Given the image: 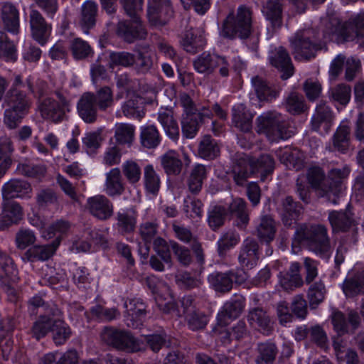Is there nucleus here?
<instances>
[{
    "instance_id": "27",
    "label": "nucleus",
    "mask_w": 364,
    "mask_h": 364,
    "mask_svg": "<svg viewBox=\"0 0 364 364\" xmlns=\"http://www.w3.org/2000/svg\"><path fill=\"white\" fill-rule=\"evenodd\" d=\"M220 63L225 64V59L209 53H203L193 60V65L198 73L210 75L220 65Z\"/></svg>"
},
{
    "instance_id": "16",
    "label": "nucleus",
    "mask_w": 364,
    "mask_h": 364,
    "mask_svg": "<svg viewBox=\"0 0 364 364\" xmlns=\"http://www.w3.org/2000/svg\"><path fill=\"white\" fill-rule=\"evenodd\" d=\"M259 258V245L258 242L252 237H247L241 246L238 261L242 267L252 269L257 265Z\"/></svg>"
},
{
    "instance_id": "7",
    "label": "nucleus",
    "mask_w": 364,
    "mask_h": 364,
    "mask_svg": "<svg viewBox=\"0 0 364 364\" xmlns=\"http://www.w3.org/2000/svg\"><path fill=\"white\" fill-rule=\"evenodd\" d=\"M247 279V273L243 269H237L225 272H213L208 276V280L216 292L226 294L232 290L233 283L241 285L246 282Z\"/></svg>"
},
{
    "instance_id": "25",
    "label": "nucleus",
    "mask_w": 364,
    "mask_h": 364,
    "mask_svg": "<svg viewBox=\"0 0 364 364\" xmlns=\"http://www.w3.org/2000/svg\"><path fill=\"white\" fill-rule=\"evenodd\" d=\"M59 244L60 238L58 237L50 245H34L24 253L23 259L30 262L48 260L54 255Z\"/></svg>"
},
{
    "instance_id": "20",
    "label": "nucleus",
    "mask_w": 364,
    "mask_h": 364,
    "mask_svg": "<svg viewBox=\"0 0 364 364\" xmlns=\"http://www.w3.org/2000/svg\"><path fill=\"white\" fill-rule=\"evenodd\" d=\"M92 97V92H85L80 98L77 109L80 118L87 124L97 122L99 109Z\"/></svg>"
},
{
    "instance_id": "44",
    "label": "nucleus",
    "mask_w": 364,
    "mask_h": 364,
    "mask_svg": "<svg viewBox=\"0 0 364 364\" xmlns=\"http://www.w3.org/2000/svg\"><path fill=\"white\" fill-rule=\"evenodd\" d=\"M276 232V223L273 218L269 215H263L257 228V237L267 242H270L274 239Z\"/></svg>"
},
{
    "instance_id": "43",
    "label": "nucleus",
    "mask_w": 364,
    "mask_h": 364,
    "mask_svg": "<svg viewBox=\"0 0 364 364\" xmlns=\"http://www.w3.org/2000/svg\"><path fill=\"white\" fill-rule=\"evenodd\" d=\"M220 154L217 141L210 136L205 135L201 139L198 148V154L205 159H213Z\"/></svg>"
},
{
    "instance_id": "17",
    "label": "nucleus",
    "mask_w": 364,
    "mask_h": 364,
    "mask_svg": "<svg viewBox=\"0 0 364 364\" xmlns=\"http://www.w3.org/2000/svg\"><path fill=\"white\" fill-rule=\"evenodd\" d=\"M173 230L177 239L184 243H191V249L195 255L196 259L200 264L205 262V255L201 243L198 237L194 236L188 228L176 223L172 225Z\"/></svg>"
},
{
    "instance_id": "32",
    "label": "nucleus",
    "mask_w": 364,
    "mask_h": 364,
    "mask_svg": "<svg viewBox=\"0 0 364 364\" xmlns=\"http://www.w3.org/2000/svg\"><path fill=\"white\" fill-rule=\"evenodd\" d=\"M126 184L119 168H112L106 174L105 191L110 197L121 196L125 191Z\"/></svg>"
},
{
    "instance_id": "39",
    "label": "nucleus",
    "mask_w": 364,
    "mask_h": 364,
    "mask_svg": "<svg viewBox=\"0 0 364 364\" xmlns=\"http://www.w3.org/2000/svg\"><path fill=\"white\" fill-rule=\"evenodd\" d=\"M158 119L166 134L173 140L179 137V127L172 109H164L159 113Z\"/></svg>"
},
{
    "instance_id": "56",
    "label": "nucleus",
    "mask_w": 364,
    "mask_h": 364,
    "mask_svg": "<svg viewBox=\"0 0 364 364\" xmlns=\"http://www.w3.org/2000/svg\"><path fill=\"white\" fill-rule=\"evenodd\" d=\"M343 291L348 297L364 294V275L346 279L343 284Z\"/></svg>"
},
{
    "instance_id": "37",
    "label": "nucleus",
    "mask_w": 364,
    "mask_h": 364,
    "mask_svg": "<svg viewBox=\"0 0 364 364\" xmlns=\"http://www.w3.org/2000/svg\"><path fill=\"white\" fill-rule=\"evenodd\" d=\"M1 220L7 226L18 223L23 218V208L15 201L4 200Z\"/></svg>"
},
{
    "instance_id": "10",
    "label": "nucleus",
    "mask_w": 364,
    "mask_h": 364,
    "mask_svg": "<svg viewBox=\"0 0 364 364\" xmlns=\"http://www.w3.org/2000/svg\"><path fill=\"white\" fill-rule=\"evenodd\" d=\"M173 8L169 0H149L147 18L155 26L166 25L173 16Z\"/></svg>"
},
{
    "instance_id": "52",
    "label": "nucleus",
    "mask_w": 364,
    "mask_h": 364,
    "mask_svg": "<svg viewBox=\"0 0 364 364\" xmlns=\"http://www.w3.org/2000/svg\"><path fill=\"white\" fill-rule=\"evenodd\" d=\"M161 165L168 175H178L182 169V161L173 151H169L161 157Z\"/></svg>"
},
{
    "instance_id": "8",
    "label": "nucleus",
    "mask_w": 364,
    "mask_h": 364,
    "mask_svg": "<svg viewBox=\"0 0 364 364\" xmlns=\"http://www.w3.org/2000/svg\"><path fill=\"white\" fill-rule=\"evenodd\" d=\"M1 21L4 30H0V46H15L14 41H10L6 32L16 36L19 33L20 18L19 11L11 3H5L1 9Z\"/></svg>"
},
{
    "instance_id": "61",
    "label": "nucleus",
    "mask_w": 364,
    "mask_h": 364,
    "mask_svg": "<svg viewBox=\"0 0 364 364\" xmlns=\"http://www.w3.org/2000/svg\"><path fill=\"white\" fill-rule=\"evenodd\" d=\"M160 178L151 165L144 168V186L146 191L156 195L160 188Z\"/></svg>"
},
{
    "instance_id": "60",
    "label": "nucleus",
    "mask_w": 364,
    "mask_h": 364,
    "mask_svg": "<svg viewBox=\"0 0 364 364\" xmlns=\"http://www.w3.org/2000/svg\"><path fill=\"white\" fill-rule=\"evenodd\" d=\"M51 331L53 333L54 342L57 345L63 344L71 335L70 327L59 317L55 318Z\"/></svg>"
},
{
    "instance_id": "40",
    "label": "nucleus",
    "mask_w": 364,
    "mask_h": 364,
    "mask_svg": "<svg viewBox=\"0 0 364 364\" xmlns=\"http://www.w3.org/2000/svg\"><path fill=\"white\" fill-rule=\"evenodd\" d=\"M250 165L247 160L240 159L234 164L230 173L233 181L237 186L243 187L247 182V179L253 173L250 171Z\"/></svg>"
},
{
    "instance_id": "49",
    "label": "nucleus",
    "mask_w": 364,
    "mask_h": 364,
    "mask_svg": "<svg viewBox=\"0 0 364 364\" xmlns=\"http://www.w3.org/2000/svg\"><path fill=\"white\" fill-rule=\"evenodd\" d=\"M92 97L99 110L102 112H106L114 105L113 90L109 86H104L97 90L95 93L92 92Z\"/></svg>"
},
{
    "instance_id": "54",
    "label": "nucleus",
    "mask_w": 364,
    "mask_h": 364,
    "mask_svg": "<svg viewBox=\"0 0 364 364\" xmlns=\"http://www.w3.org/2000/svg\"><path fill=\"white\" fill-rule=\"evenodd\" d=\"M136 225V214L127 212L118 213L117 215V228L122 235L131 234L134 232Z\"/></svg>"
},
{
    "instance_id": "23",
    "label": "nucleus",
    "mask_w": 364,
    "mask_h": 364,
    "mask_svg": "<svg viewBox=\"0 0 364 364\" xmlns=\"http://www.w3.org/2000/svg\"><path fill=\"white\" fill-rule=\"evenodd\" d=\"M32 192L30 183L21 179H11L2 187V197L4 200H9L15 198H23Z\"/></svg>"
},
{
    "instance_id": "5",
    "label": "nucleus",
    "mask_w": 364,
    "mask_h": 364,
    "mask_svg": "<svg viewBox=\"0 0 364 364\" xmlns=\"http://www.w3.org/2000/svg\"><path fill=\"white\" fill-rule=\"evenodd\" d=\"M58 100L46 97L40 100L38 110L41 117L53 123H59L66 118V113L70 111V102L63 94L56 92Z\"/></svg>"
},
{
    "instance_id": "35",
    "label": "nucleus",
    "mask_w": 364,
    "mask_h": 364,
    "mask_svg": "<svg viewBox=\"0 0 364 364\" xmlns=\"http://www.w3.org/2000/svg\"><path fill=\"white\" fill-rule=\"evenodd\" d=\"M253 116L247 107L240 104L233 107L232 122L241 131L248 132L252 127Z\"/></svg>"
},
{
    "instance_id": "63",
    "label": "nucleus",
    "mask_w": 364,
    "mask_h": 364,
    "mask_svg": "<svg viewBox=\"0 0 364 364\" xmlns=\"http://www.w3.org/2000/svg\"><path fill=\"white\" fill-rule=\"evenodd\" d=\"M159 223L155 221H146L139 228V234L146 245L151 244L159 232Z\"/></svg>"
},
{
    "instance_id": "59",
    "label": "nucleus",
    "mask_w": 364,
    "mask_h": 364,
    "mask_svg": "<svg viewBox=\"0 0 364 364\" xmlns=\"http://www.w3.org/2000/svg\"><path fill=\"white\" fill-rule=\"evenodd\" d=\"M185 320L191 330L200 331L203 330L206 327L208 317L204 312L197 309L186 314Z\"/></svg>"
},
{
    "instance_id": "6",
    "label": "nucleus",
    "mask_w": 364,
    "mask_h": 364,
    "mask_svg": "<svg viewBox=\"0 0 364 364\" xmlns=\"http://www.w3.org/2000/svg\"><path fill=\"white\" fill-rule=\"evenodd\" d=\"M332 35L338 44L353 41L356 38L359 46H364V13L358 14L343 23H338L333 28Z\"/></svg>"
},
{
    "instance_id": "55",
    "label": "nucleus",
    "mask_w": 364,
    "mask_h": 364,
    "mask_svg": "<svg viewBox=\"0 0 364 364\" xmlns=\"http://www.w3.org/2000/svg\"><path fill=\"white\" fill-rule=\"evenodd\" d=\"M135 127L127 123L116 124L114 138L119 144H131L134 139Z\"/></svg>"
},
{
    "instance_id": "29",
    "label": "nucleus",
    "mask_w": 364,
    "mask_h": 364,
    "mask_svg": "<svg viewBox=\"0 0 364 364\" xmlns=\"http://www.w3.org/2000/svg\"><path fill=\"white\" fill-rule=\"evenodd\" d=\"M228 212L236 219L237 226L245 229L250 221V213L247 202L242 198H235L230 203Z\"/></svg>"
},
{
    "instance_id": "36",
    "label": "nucleus",
    "mask_w": 364,
    "mask_h": 364,
    "mask_svg": "<svg viewBox=\"0 0 364 364\" xmlns=\"http://www.w3.org/2000/svg\"><path fill=\"white\" fill-rule=\"evenodd\" d=\"M252 81L255 93L260 101L269 102L277 97L279 90L262 77L256 76Z\"/></svg>"
},
{
    "instance_id": "3",
    "label": "nucleus",
    "mask_w": 364,
    "mask_h": 364,
    "mask_svg": "<svg viewBox=\"0 0 364 364\" xmlns=\"http://www.w3.org/2000/svg\"><path fill=\"white\" fill-rule=\"evenodd\" d=\"M257 132L264 134L272 141L287 139L294 133V127L281 114L267 112L257 119Z\"/></svg>"
},
{
    "instance_id": "4",
    "label": "nucleus",
    "mask_w": 364,
    "mask_h": 364,
    "mask_svg": "<svg viewBox=\"0 0 364 364\" xmlns=\"http://www.w3.org/2000/svg\"><path fill=\"white\" fill-rule=\"evenodd\" d=\"M102 339L109 346L127 353H136L144 349L142 342L126 330L106 327L101 333Z\"/></svg>"
},
{
    "instance_id": "11",
    "label": "nucleus",
    "mask_w": 364,
    "mask_h": 364,
    "mask_svg": "<svg viewBox=\"0 0 364 364\" xmlns=\"http://www.w3.org/2000/svg\"><path fill=\"white\" fill-rule=\"evenodd\" d=\"M29 23L33 39L40 46L47 44L51 36V24L47 23L42 14L37 10H31Z\"/></svg>"
},
{
    "instance_id": "21",
    "label": "nucleus",
    "mask_w": 364,
    "mask_h": 364,
    "mask_svg": "<svg viewBox=\"0 0 364 364\" xmlns=\"http://www.w3.org/2000/svg\"><path fill=\"white\" fill-rule=\"evenodd\" d=\"M31 99L22 91L16 87H11L6 92L4 97V105L12 109L28 113L31 107Z\"/></svg>"
},
{
    "instance_id": "46",
    "label": "nucleus",
    "mask_w": 364,
    "mask_h": 364,
    "mask_svg": "<svg viewBox=\"0 0 364 364\" xmlns=\"http://www.w3.org/2000/svg\"><path fill=\"white\" fill-rule=\"evenodd\" d=\"M326 289L322 280L310 284L307 291V299L311 309H316L325 299Z\"/></svg>"
},
{
    "instance_id": "28",
    "label": "nucleus",
    "mask_w": 364,
    "mask_h": 364,
    "mask_svg": "<svg viewBox=\"0 0 364 364\" xmlns=\"http://www.w3.org/2000/svg\"><path fill=\"white\" fill-rule=\"evenodd\" d=\"M280 161L289 168L296 171L302 169L304 166L305 156L299 149L294 147H285L278 151Z\"/></svg>"
},
{
    "instance_id": "42",
    "label": "nucleus",
    "mask_w": 364,
    "mask_h": 364,
    "mask_svg": "<svg viewBox=\"0 0 364 364\" xmlns=\"http://www.w3.org/2000/svg\"><path fill=\"white\" fill-rule=\"evenodd\" d=\"M201 124V115L199 113L183 114L181 129L183 137L192 139L197 134Z\"/></svg>"
},
{
    "instance_id": "2",
    "label": "nucleus",
    "mask_w": 364,
    "mask_h": 364,
    "mask_svg": "<svg viewBox=\"0 0 364 364\" xmlns=\"http://www.w3.org/2000/svg\"><path fill=\"white\" fill-rule=\"evenodd\" d=\"M252 11L246 5L238 6L236 14H229L222 25L221 36L228 39L247 40L252 33Z\"/></svg>"
},
{
    "instance_id": "14",
    "label": "nucleus",
    "mask_w": 364,
    "mask_h": 364,
    "mask_svg": "<svg viewBox=\"0 0 364 364\" xmlns=\"http://www.w3.org/2000/svg\"><path fill=\"white\" fill-rule=\"evenodd\" d=\"M86 207L91 215L100 220L109 219L114 213L112 203L102 195L89 198Z\"/></svg>"
},
{
    "instance_id": "64",
    "label": "nucleus",
    "mask_w": 364,
    "mask_h": 364,
    "mask_svg": "<svg viewBox=\"0 0 364 364\" xmlns=\"http://www.w3.org/2000/svg\"><path fill=\"white\" fill-rule=\"evenodd\" d=\"M122 173L128 182L136 183L141 178V168L139 165L132 160L126 161L122 166Z\"/></svg>"
},
{
    "instance_id": "53",
    "label": "nucleus",
    "mask_w": 364,
    "mask_h": 364,
    "mask_svg": "<svg viewBox=\"0 0 364 364\" xmlns=\"http://www.w3.org/2000/svg\"><path fill=\"white\" fill-rule=\"evenodd\" d=\"M285 106L287 112L294 115L301 114L308 109L303 95L296 92H291L288 95Z\"/></svg>"
},
{
    "instance_id": "31",
    "label": "nucleus",
    "mask_w": 364,
    "mask_h": 364,
    "mask_svg": "<svg viewBox=\"0 0 364 364\" xmlns=\"http://www.w3.org/2000/svg\"><path fill=\"white\" fill-rule=\"evenodd\" d=\"M333 119V115L330 107L326 104H320L316 107V112L312 117L311 129L318 132L323 127L324 132L327 133L331 129Z\"/></svg>"
},
{
    "instance_id": "50",
    "label": "nucleus",
    "mask_w": 364,
    "mask_h": 364,
    "mask_svg": "<svg viewBox=\"0 0 364 364\" xmlns=\"http://www.w3.org/2000/svg\"><path fill=\"white\" fill-rule=\"evenodd\" d=\"M205 33L200 28H191L182 35L180 46H206Z\"/></svg>"
},
{
    "instance_id": "41",
    "label": "nucleus",
    "mask_w": 364,
    "mask_h": 364,
    "mask_svg": "<svg viewBox=\"0 0 364 364\" xmlns=\"http://www.w3.org/2000/svg\"><path fill=\"white\" fill-rule=\"evenodd\" d=\"M256 352V364H273L278 353V349L274 343L264 342L257 344Z\"/></svg>"
},
{
    "instance_id": "62",
    "label": "nucleus",
    "mask_w": 364,
    "mask_h": 364,
    "mask_svg": "<svg viewBox=\"0 0 364 364\" xmlns=\"http://www.w3.org/2000/svg\"><path fill=\"white\" fill-rule=\"evenodd\" d=\"M127 313L132 319L141 320L146 314V305L140 299H132L125 302Z\"/></svg>"
},
{
    "instance_id": "18",
    "label": "nucleus",
    "mask_w": 364,
    "mask_h": 364,
    "mask_svg": "<svg viewBox=\"0 0 364 364\" xmlns=\"http://www.w3.org/2000/svg\"><path fill=\"white\" fill-rule=\"evenodd\" d=\"M245 299L240 296L224 304L217 315L220 324L229 325L232 320L238 318L245 309Z\"/></svg>"
},
{
    "instance_id": "47",
    "label": "nucleus",
    "mask_w": 364,
    "mask_h": 364,
    "mask_svg": "<svg viewBox=\"0 0 364 364\" xmlns=\"http://www.w3.org/2000/svg\"><path fill=\"white\" fill-rule=\"evenodd\" d=\"M140 141L144 148H156L161 142V135L156 127L154 125L142 127L140 132Z\"/></svg>"
},
{
    "instance_id": "9",
    "label": "nucleus",
    "mask_w": 364,
    "mask_h": 364,
    "mask_svg": "<svg viewBox=\"0 0 364 364\" xmlns=\"http://www.w3.org/2000/svg\"><path fill=\"white\" fill-rule=\"evenodd\" d=\"M350 172L348 166L342 168H332L327 174L326 186L321 188V193L326 194V198L329 202L337 203V199L342 190V185Z\"/></svg>"
},
{
    "instance_id": "51",
    "label": "nucleus",
    "mask_w": 364,
    "mask_h": 364,
    "mask_svg": "<svg viewBox=\"0 0 364 364\" xmlns=\"http://www.w3.org/2000/svg\"><path fill=\"white\" fill-rule=\"evenodd\" d=\"M307 180L311 187L316 191L318 197H326L322 194L321 188L326 186V178L323 171L319 167H312L308 170Z\"/></svg>"
},
{
    "instance_id": "30",
    "label": "nucleus",
    "mask_w": 364,
    "mask_h": 364,
    "mask_svg": "<svg viewBox=\"0 0 364 364\" xmlns=\"http://www.w3.org/2000/svg\"><path fill=\"white\" fill-rule=\"evenodd\" d=\"M97 13L98 5L94 1H87L82 4L79 23L84 33H87L95 26Z\"/></svg>"
},
{
    "instance_id": "33",
    "label": "nucleus",
    "mask_w": 364,
    "mask_h": 364,
    "mask_svg": "<svg viewBox=\"0 0 364 364\" xmlns=\"http://www.w3.org/2000/svg\"><path fill=\"white\" fill-rule=\"evenodd\" d=\"M302 205L294 201L291 196H287L282 201V222L287 227H290L299 220L301 214Z\"/></svg>"
},
{
    "instance_id": "48",
    "label": "nucleus",
    "mask_w": 364,
    "mask_h": 364,
    "mask_svg": "<svg viewBox=\"0 0 364 364\" xmlns=\"http://www.w3.org/2000/svg\"><path fill=\"white\" fill-rule=\"evenodd\" d=\"M57 34L60 36V38L53 46H90L87 42L82 41L78 38L69 36L70 34L69 31V23L67 20L62 21L60 26L56 30Z\"/></svg>"
},
{
    "instance_id": "15",
    "label": "nucleus",
    "mask_w": 364,
    "mask_h": 364,
    "mask_svg": "<svg viewBox=\"0 0 364 364\" xmlns=\"http://www.w3.org/2000/svg\"><path fill=\"white\" fill-rule=\"evenodd\" d=\"M270 64L277 68L281 73V78L286 80L294 73V67L291 58L286 50L282 47L275 48L269 56Z\"/></svg>"
},
{
    "instance_id": "58",
    "label": "nucleus",
    "mask_w": 364,
    "mask_h": 364,
    "mask_svg": "<svg viewBox=\"0 0 364 364\" xmlns=\"http://www.w3.org/2000/svg\"><path fill=\"white\" fill-rule=\"evenodd\" d=\"M228 215L227 209L222 205H215L208 212V223L209 227L213 230L216 231L222 227Z\"/></svg>"
},
{
    "instance_id": "24",
    "label": "nucleus",
    "mask_w": 364,
    "mask_h": 364,
    "mask_svg": "<svg viewBox=\"0 0 364 364\" xmlns=\"http://www.w3.org/2000/svg\"><path fill=\"white\" fill-rule=\"evenodd\" d=\"M251 173L259 174L261 181H264L267 176L271 175L275 167V161L269 154H262L258 158H250L247 160Z\"/></svg>"
},
{
    "instance_id": "38",
    "label": "nucleus",
    "mask_w": 364,
    "mask_h": 364,
    "mask_svg": "<svg viewBox=\"0 0 364 364\" xmlns=\"http://www.w3.org/2000/svg\"><path fill=\"white\" fill-rule=\"evenodd\" d=\"M207 170L204 165L197 164L191 170L186 181L188 191L194 195L198 194L203 186V181L206 178Z\"/></svg>"
},
{
    "instance_id": "45",
    "label": "nucleus",
    "mask_w": 364,
    "mask_h": 364,
    "mask_svg": "<svg viewBox=\"0 0 364 364\" xmlns=\"http://www.w3.org/2000/svg\"><path fill=\"white\" fill-rule=\"evenodd\" d=\"M350 126L341 124L333 136V146L335 150L345 153L349 148L350 139Z\"/></svg>"
},
{
    "instance_id": "19",
    "label": "nucleus",
    "mask_w": 364,
    "mask_h": 364,
    "mask_svg": "<svg viewBox=\"0 0 364 364\" xmlns=\"http://www.w3.org/2000/svg\"><path fill=\"white\" fill-rule=\"evenodd\" d=\"M247 318L252 327L258 328L264 334L269 335L274 331V322L262 307L250 309Z\"/></svg>"
},
{
    "instance_id": "12",
    "label": "nucleus",
    "mask_w": 364,
    "mask_h": 364,
    "mask_svg": "<svg viewBox=\"0 0 364 364\" xmlns=\"http://www.w3.org/2000/svg\"><path fill=\"white\" fill-rule=\"evenodd\" d=\"M61 314V311L55 305L47 306L46 314L38 317L30 330L32 337L36 340L45 337L51 331L55 318L60 317Z\"/></svg>"
},
{
    "instance_id": "1",
    "label": "nucleus",
    "mask_w": 364,
    "mask_h": 364,
    "mask_svg": "<svg viewBox=\"0 0 364 364\" xmlns=\"http://www.w3.org/2000/svg\"><path fill=\"white\" fill-rule=\"evenodd\" d=\"M292 248L304 246L320 258L328 259L333 252L328 228L321 224L302 223L297 226L292 239Z\"/></svg>"
},
{
    "instance_id": "26",
    "label": "nucleus",
    "mask_w": 364,
    "mask_h": 364,
    "mask_svg": "<svg viewBox=\"0 0 364 364\" xmlns=\"http://www.w3.org/2000/svg\"><path fill=\"white\" fill-rule=\"evenodd\" d=\"M301 265L299 262H293L289 270L280 279V285L287 292H291L304 285V279L300 274Z\"/></svg>"
},
{
    "instance_id": "22",
    "label": "nucleus",
    "mask_w": 364,
    "mask_h": 364,
    "mask_svg": "<svg viewBox=\"0 0 364 364\" xmlns=\"http://www.w3.org/2000/svg\"><path fill=\"white\" fill-rule=\"evenodd\" d=\"M117 33L128 43H132L135 41L145 39L147 31L141 23L133 25L127 21H119L117 24Z\"/></svg>"
},
{
    "instance_id": "34",
    "label": "nucleus",
    "mask_w": 364,
    "mask_h": 364,
    "mask_svg": "<svg viewBox=\"0 0 364 364\" xmlns=\"http://www.w3.org/2000/svg\"><path fill=\"white\" fill-rule=\"evenodd\" d=\"M263 12L269 22L268 31H269V26L272 31L281 28L282 25V7L278 0H268Z\"/></svg>"
},
{
    "instance_id": "13",
    "label": "nucleus",
    "mask_w": 364,
    "mask_h": 364,
    "mask_svg": "<svg viewBox=\"0 0 364 364\" xmlns=\"http://www.w3.org/2000/svg\"><path fill=\"white\" fill-rule=\"evenodd\" d=\"M328 221L333 233L346 232L357 229L358 223L349 210H332L328 214Z\"/></svg>"
},
{
    "instance_id": "57",
    "label": "nucleus",
    "mask_w": 364,
    "mask_h": 364,
    "mask_svg": "<svg viewBox=\"0 0 364 364\" xmlns=\"http://www.w3.org/2000/svg\"><path fill=\"white\" fill-rule=\"evenodd\" d=\"M18 271L13 259L6 253L0 251V277H6L11 282H16Z\"/></svg>"
}]
</instances>
